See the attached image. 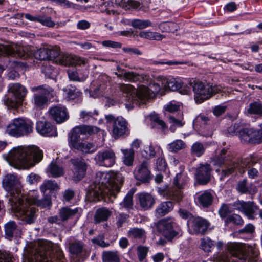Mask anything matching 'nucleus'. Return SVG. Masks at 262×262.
<instances>
[{
  "label": "nucleus",
  "instance_id": "f257e3e1",
  "mask_svg": "<svg viewBox=\"0 0 262 262\" xmlns=\"http://www.w3.org/2000/svg\"><path fill=\"white\" fill-rule=\"evenodd\" d=\"M123 182V177L120 173L98 171L93 182L89 186L88 191L90 195L98 199L105 196L115 198Z\"/></svg>",
  "mask_w": 262,
  "mask_h": 262
},
{
  "label": "nucleus",
  "instance_id": "f03ea898",
  "mask_svg": "<svg viewBox=\"0 0 262 262\" xmlns=\"http://www.w3.org/2000/svg\"><path fill=\"white\" fill-rule=\"evenodd\" d=\"M43 152L38 147L32 145L20 146L9 151L8 158L16 168L29 169L40 162Z\"/></svg>",
  "mask_w": 262,
  "mask_h": 262
},
{
  "label": "nucleus",
  "instance_id": "7ed1b4c3",
  "mask_svg": "<svg viewBox=\"0 0 262 262\" xmlns=\"http://www.w3.org/2000/svg\"><path fill=\"white\" fill-rule=\"evenodd\" d=\"M119 88L128 98V103L125 104L128 110L133 108L134 104L138 105L145 104L160 90V85L157 83H151L148 87L141 85L138 89L130 84H119Z\"/></svg>",
  "mask_w": 262,
  "mask_h": 262
},
{
  "label": "nucleus",
  "instance_id": "20e7f679",
  "mask_svg": "<svg viewBox=\"0 0 262 262\" xmlns=\"http://www.w3.org/2000/svg\"><path fill=\"white\" fill-rule=\"evenodd\" d=\"M100 131V128L94 126L80 125L73 129L69 134V144L71 148L79 150L82 153H92L97 149L95 145L84 141L88 137Z\"/></svg>",
  "mask_w": 262,
  "mask_h": 262
},
{
  "label": "nucleus",
  "instance_id": "39448f33",
  "mask_svg": "<svg viewBox=\"0 0 262 262\" xmlns=\"http://www.w3.org/2000/svg\"><path fill=\"white\" fill-rule=\"evenodd\" d=\"M228 252L221 254L217 257L219 262H236L237 260L254 261L258 255L256 248L242 243H229Z\"/></svg>",
  "mask_w": 262,
  "mask_h": 262
},
{
  "label": "nucleus",
  "instance_id": "423d86ee",
  "mask_svg": "<svg viewBox=\"0 0 262 262\" xmlns=\"http://www.w3.org/2000/svg\"><path fill=\"white\" fill-rule=\"evenodd\" d=\"M52 243L47 241H39L36 243L31 250L28 257L29 262H54L57 259L61 260L63 253L59 249L53 250Z\"/></svg>",
  "mask_w": 262,
  "mask_h": 262
},
{
  "label": "nucleus",
  "instance_id": "0eeeda50",
  "mask_svg": "<svg viewBox=\"0 0 262 262\" xmlns=\"http://www.w3.org/2000/svg\"><path fill=\"white\" fill-rule=\"evenodd\" d=\"M12 211L16 216L27 224L34 222L35 219V209L31 207L27 198H21L19 195L11 197L8 202Z\"/></svg>",
  "mask_w": 262,
  "mask_h": 262
},
{
  "label": "nucleus",
  "instance_id": "6e6552de",
  "mask_svg": "<svg viewBox=\"0 0 262 262\" xmlns=\"http://www.w3.org/2000/svg\"><path fill=\"white\" fill-rule=\"evenodd\" d=\"M186 88L181 91L183 94H187L192 88L194 93V99L197 103H201L210 98L213 95L219 93L220 89L216 85H205L200 81L191 79L186 84Z\"/></svg>",
  "mask_w": 262,
  "mask_h": 262
},
{
  "label": "nucleus",
  "instance_id": "1a4fd4ad",
  "mask_svg": "<svg viewBox=\"0 0 262 262\" xmlns=\"http://www.w3.org/2000/svg\"><path fill=\"white\" fill-rule=\"evenodd\" d=\"M186 183V177L181 173H178L173 179L172 186L167 187L165 189L160 188L158 192L167 199L179 203L183 197L181 189L184 188Z\"/></svg>",
  "mask_w": 262,
  "mask_h": 262
},
{
  "label": "nucleus",
  "instance_id": "9d476101",
  "mask_svg": "<svg viewBox=\"0 0 262 262\" xmlns=\"http://www.w3.org/2000/svg\"><path fill=\"white\" fill-rule=\"evenodd\" d=\"M8 91L9 95L5 96L3 101L5 105L12 108L21 105L27 92L26 88L18 83L9 84Z\"/></svg>",
  "mask_w": 262,
  "mask_h": 262
},
{
  "label": "nucleus",
  "instance_id": "9b49d317",
  "mask_svg": "<svg viewBox=\"0 0 262 262\" xmlns=\"http://www.w3.org/2000/svg\"><path fill=\"white\" fill-rule=\"evenodd\" d=\"M33 123L29 120L16 118L8 125L7 132L14 137L26 136L33 131Z\"/></svg>",
  "mask_w": 262,
  "mask_h": 262
},
{
  "label": "nucleus",
  "instance_id": "f8f14e48",
  "mask_svg": "<svg viewBox=\"0 0 262 262\" xmlns=\"http://www.w3.org/2000/svg\"><path fill=\"white\" fill-rule=\"evenodd\" d=\"M107 123H112V134L115 138H118L129 134L128 122L122 117L115 118L113 115L105 116Z\"/></svg>",
  "mask_w": 262,
  "mask_h": 262
},
{
  "label": "nucleus",
  "instance_id": "ddd939ff",
  "mask_svg": "<svg viewBox=\"0 0 262 262\" xmlns=\"http://www.w3.org/2000/svg\"><path fill=\"white\" fill-rule=\"evenodd\" d=\"M0 55L19 57L25 59L32 55V52L30 48L26 46L16 45H0Z\"/></svg>",
  "mask_w": 262,
  "mask_h": 262
},
{
  "label": "nucleus",
  "instance_id": "4468645a",
  "mask_svg": "<svg viewBox=\"0 0 262 262\" xmlns=\"http://www.w3.org/2000/svg\"><path fill=\"white\" fill-rule=\"evenodd\" d=\"M155 226L158 231L169 241L172 240L179 234L178 231L174 229L176 223L171 219H161Z\"/></svg>",
  "mask_w": 262,
  "mask_h": 262
},
{
  "label": "nucleus",
  "instance_id": "2eb2a0df",
  "mask_svg": "<svg viewBox=\"0 0 262 262\" xmlns=\"http://www.w3.org/2000/svg\"><path fill=\"white\" fill-rule=\"evenodd\" d=\"M31 90L33 92H38L34 95V104L36 107L39 108L43 107L47 103V96L52 95L53 92V89L46 85L32 87Z\"/></svg>",
  "mask_w": 262,
  "mask_h": 262
},
{
  "label": "nucleus",
  "instance_id": "dca6fc26",
  "mask_svg": "<svg viewBox=\"0 0 262 262\" xmlns=\"http://www.w3.org/2000/svg\"><path fill=\"white\" fill-rule=\"evenodd\" d=\"M2 185L7 191L10 192L9 199L17 195H19L21 198L24 196L20 194V183L15 176L11 174L6 175L3 179Z\"/></svg>",
  "mask_w": 262,
  "mask_h": 262
},
{
  "label": "nucleus",
  "instance_id": "f3484780",
  "mask_svg": "<svg viewBox=\"0 0 262 262\" xmlns=\"http://www.w3.org/2000/svg\"><path fill=\"white\" fill-rule=\"evenodd\" d=\"M188 231L191 234L203 235L207 231L210 223L201 217H192L187 221Z\"/></svg>",
  "mask_w": 262,
  "mask_h": 262
},
{
  "label": "nucleus",
  "instance_id": "a211bd4d",
  "mask_svg": "<svg viewBox=\"0 0 262 262\" xmlns=\"http://www.w3.org/2000/svg\"><path fill=\"white\" fill-rule=\"evenodd\" d=\"M70 162L73 165L71 179L76 182H79L85 177L88 164L81 157L72 158Z\"/></svg>",
  "mask_w": 262,
  "mask_h": 262
},
{
  "label": "nucleus",
  "instance_id": "6ab92c4d",
  "mask_svg": "<svg viewBox=\"0 0 262 262\" xmlns=\"http://www.w3.org/2000/svg\"><path fill=\"white\" fill-rule=\"evenodd\" d=\"M251 166V160L249 158L241 159L237 162L231 161L227 169H222L221 171V180L223 177L229 176L236 170L240 173H244L245 169L249 168Z\"/></svg>",
  "mask_w": 262,
  "mask_h": 262
},
{
  "label": "nucleus",
  "instance_id": "aec40b11",
  "mask_svg": "<svg viewBox=\"0 0 262 262\" xmlns=\"http://www.w3.org/2000/svg\"><path fill=\"white\" fill-rule=\"evenodd\" d=\"M116 159L115 154L113 150L105 149L98 152L94 160L99 166L111 167L115 163Z\"/></svg>",
  "mask_w": 262,
  "mask_h": 262
},
{
  "label": "nucleus",
  "instance_id": "412c9836",
  "mask_svg": "<svg viewBox=\"0 0 262 262\" xmlns=\"http://www.w3.org/2000/svg\"><path fill=\"white\" fill-rule=\"evenodd\" d=\"M117 70L118 72H116L115 74L118 78H122L129 82H143L147 80L148 77L144 74H138L134 72L126 71L121 69L119 67H117Z\"/></svg>",
  "mask_w": 262,
  "mask_h": 262
},
{
  "label": "nucleus",
  "instance_id": "4be33fe9",
  "mask_svg": "<svg viewBox=\"0 0 262 262\" xmlns=\"http://www.w3.org/2000/svg\"><path fill=\"white\" fill-rule=\"evenodd\" d=\"M51 118L57 123H62L68 119L69 116L67 108L59 105L52 107L49 110Z\"/></svg>",
  "mask_w": 262,
  "mask_h": 262
},
{
  "label": "nucleus",
  "instance_id": "5701e85b",
  "mask_svg": "<svg viewBox=\"0 0 262 262\" xmlns=\"http://www.w3.org/2000/svg\"><path fill=\"white\" fill-rule=\"evenodd\" d=\"M135 179L142 183H148L151 179L150 172L148 169V163L144 161L139 165L134 172Z\"/></svg>",
  "mask_w": 262,
  "mask_h": 262
},
{
  "label": "nucleus",
  "instance_id": "b1692460",
  "mask_svg": "<svg viewBox=\"0 0 262 262\" xmlns=\"http://www.w3.org/2000/svg\"><path fill=\"white\" fill-rule=\"evenodd\" d=\"M36 130L40 135L47 137H55L57 135L56 128L51 122L39 121L36 123Z\"/></svg>",
  "mask_w": 262,
  "mask_h": 262
},
{
  "label": "nucleus",
  "instance_id": "393cba45",
  "mask_svg": "<svg viewBox=\"0 0 262 262\" xmlns=\"http://www.w3.org/2000/svg\"><path fill=\"white\" fill-rule=\"evenodd\" d=\"M211 170L209 164L200 165L195 173L196 179L200 184L205 185L210 181Z\"/></svg>",
  "mask_w": 262,
  "mask_h": 262
},
{
  "label": "nucleus",
  "instance_id": "a878e982",
  "mask_svg": "<svg viewBox=\"0 0 262 262\" xmlns=\"http://www.w3.org/2000/svg\"><path fill=\"white\" fill-rule=\"evenodd\" d=\"M43 196V197L41 199H39L38 196H30L27 198V200L31 204L36 205L42 208H50L52 206L51 196L47 193H45Z\"/></svg>",
  "mask_w": 262,
  "mask_h": 262
},
{
  "label": "nucleus",
  "instance_id": "bb28decb",
  "mask_svg": "<svg viewBox=\"0 0 262 262\" xmlns=\"http://www.w3.org/2000/svg\"><path fill=\"white\" fill-rule=\"evenodd\" d=\"M56 62H59L60 64L66 66H74L77 64H85L84 59L72 55L61 54L56 60Z\"/></svg>",
  "mask_w": 262,
  "mask_h": 262
},
{
  "label": "nucleus",
  "instance_id": "cd10ccee",
  "mask_svg": "<svg viewBox=\"0 0 262 262\" xmlns=\"http://www.w3.org/2000/svg\"><path fill=\"white\" fill-rule=\"evenodd\" d=\"M46 172L49 177L57 178L64 175V169L60 163L53 161L47 168Z\"/></svg>",
  "mask_w": 262,
  "mask_h": 262
},
{
  "label": "nucleus",
  "instance_id": "c85d7f7f",
  "mask_svg": "<svg viewBox=\"0 0 262 262\" xmlns=\"http://www.w3.org/2000/svg\"><path fill=\"white\" fill-rule=\"evenodd\" d=\"M174 202L170 200L161 202L155 210V216L157 217H162L171 211L174 207Z\"/></svg>",
  "mask_w": 262,
  "mask_h": 262
},
{
  "label": "nucleus",
  "instance_id": "c756f323",
  "mask_svg": "<svg viewBox=\"0 0 262 262\" xmlns=\"http://www.w3.org/2000/svg\"><path fill=\"white\" fill-rule=\"evenodd\" d=\"M138 200L140 207L145 210L151 208L155 203L154 197L148 193L142 192L138 194Z\"/></svg>",
  "mask_w": 262,
  "mask_h": 262
},
{
  "label": "nucleus",
  "instance_id": "7c9ffc66",
  "mask_svg": "<svg viewBox=\"0 0 262 262\" xmlns=\"http://www.w3.org/2000/svg\"><path fill=\"white\" fill-rule=\"evenodd\" d=\"M112 211L106 207L98 208L94 214L93 222L95 224L106 222L111 216Z\"/></svg>",
  "mask_w": 262,
  "mask_h": 262
},
{
  "label": "nucleus",
  "instance_id": "2f4dec72",
  "mask_svg": "<svg viewBox=\"0 0 262 262\" xmlns=\"http://www.w3.org/2000/svg\"><path fill=\"white\" fill-rule=\"evenodd\" d=\"M254 130L252 128H243L238 130V137L245 144H254Z\"/></svg>",
  "mask_w": 262,
  "mask_h": 262
},
{
  "label": "nucleus",
  "instance_id": "473e14b6",
  "mask_svg": "<svg viewBox=\"0 0 262 262\" xmlns=\"http://www.w3.org/2000/svg\"><path fill=\"white\" fill-rule=\"evenodd\" d=\"M99 115V112L96 110H81L79 114V119L83 122L94 123L97 120Z\"/></svg>",
  "mask_w": 262,
  "mask_h": 262
},
{
  "label": "nucleus",
  "instance_id": "72a5a7b5",
  "mask_svg": "<svg viewBox=\"0 0 262 262\" xmlns=\"http://www.w3.org/2000/svg\"><path fill=\"white\" fill-rule=\"evenodd\" d=\"M63 96L68 101L73 100L80 97L82 93L72 85H68L63 89Z\"/></svg>",
  "mask_w": 262,
  "mask_h": 262
},
{
  "label": "nucleus",
  "instance_id": "f704fd0d",
  "mask_svg": "<svg viewBox=\"0 0 262 262\" xmlns=\"http://www.w3.org/2000/svg\"><path fill=\"white\" fill-rule=\"evenodd\" d=\"M5 235L6 238L11 240L19 232L18 226L14 221H9L4 225Z\"/></svg>",
  "mask_w": 262,
  "mask_h": 262
},
{
  "label": "nucleus",
  "instance_id": "c9c22d12",
  "mask_svg": "<svg viewBox=\"0 0 262 262\" xmlns=\"http://www.w3.org/2000/svg\"><path fill=\"white\" fill-rule=\"evenodd\" d=\"M230 158L229 157V154L227 150L223 149L220 154L216 156L213 159V164L218 166H221L225 165L226 167L225 169H227L228 167L231 164V162H230Z\"/></svg>",
  "mask_w": 262,
  "mask_h": 262
},
{
  "label": "nucleus",
  "instance_id": "e433bc0d",
  "mask_svg": "<svg viewBox=\"0 0 262 262\" xmlns=\"http://www.w3.org/2000/svg\"><path fill=\"white\" fill-rule=\"evenodd\" d=\"M78 212V208L71 209L69 207H62L59 210L58 215L64 222L73 218Z\"/></svg>",
  "mask_w": 262,
  "mask_h": 262
},
{
  "label": "nucleus",
  "instance_id": "4c0bfd02",
  "mask_svg": "<svg viewBox=\"0 0 262 262\" xmlns=\"http://www.w3.org/2000/svg\"><path fill=\"white\" fill-rule=\"evenodd\" d=\"M213 195L207 190L204 191L198 196V202L199 205L204 208H208L212 203Z\"/></svg>",
  "mask_w": 262,
  "mask_h": 262
},
{
  "label": "nucleus",
  "instance_id": "58836bf2",
  "mask_svg": "<svg viewBox=\"0 0 262 262\" xmlns=\"http://www.w3.org/2000/svg\"><path fill=\"white\" fill-rule=\"evenodd\" d=\"M161 82L162 86L165 89H169L172 91L178 90L182 87L181 82L173 78L170 79L164 78Z\"/></svg>",
  "mask_w": 262,
  "mask_h": 262
},
{
  "label": "nucleus",
  "instance_id": "ea45409f",
  "mask_svg": "<svg viewBox=\"0 0 262 262\" xmlns=\"http://www.w3.org/2000/svg\"><path fill=\"white\" fill-rule=\"evenodd\" d=\"M60 189L59 185L55 180H47L43 181L40 186L41 192L45 194L47 190L51 192L53 191H57Z\"/></svg>",
  "mask_w": 262,
  "mask_h": 262
},
{
  "label": "nucleus",
  "instance_id": "a19ab883",
  "mask_svg": "<svg viewBox=\"0 0 262 262\" xmlns=\"http://www.w3.org/2000/svg\"><path fill=\"white\" fill-rule=\"evenodd\" d=\"M103 262H120V256L118 251H104L102 253Z\"/></svg>",
  "mask_w": 262,
  "mask_h": 262
},
{
  "label": "nucleus",
  "instance_id": "79ce46f5",
  "mask_svg": "<svg viewBox=\"0 0 262 262\" xmlns=\"http://www.w3.org/2000/svg\"><path fill=\"white\" fill-rule=\"evenodd\" d=\"M118 5L125 9L144 10L142 9V4L135 0H121Z\"/></svg>",
  "mask_w": 262,
  "mask_h": 262
},
{
  "label": "nucleus",
  "instance_id": "37998d69",
  "mask_svg": "<svg viewBox=\"0 0 262 262\" xmlns=\"http://www.w3.org/2000/svg\"><path fill=\"white\" fill-rule=\"evenodd\" d=\"M247 112L250 115L262 116V104L260 101H256L250 103L247 108Z\"/></svg>",
  "mask_w": 262,
  "mask_h": 262
},
{
  "label": "nucleus",
  "instance_id": "c03bdc74",
  "mask_svg": "<svg viewBox=\"0 0 262 262\" xmlns=\"http://www.w3.org/2000/svg\"><path fill=\"white\" fill-rule=\"evenodd\" d=\"M257 210V207L254 205L253 202H246V205H245L243 212H244L249 219H254Z\"/></svg>",
  "mask_w": 262,
  "mask_h": 262
},
{
  "label": "nucleus",
  "instance_id": "a18cd8bd",
  "mask_svg": "<svg viewBox=\"0 0 262 262\" xmlns=\"http://www.w3.org/2000/svg\"><path fill=\"white\" fill-rule=\"evenodd\" d=\"M206 147L203 143L200 142H196L194 143L190 149L191 155L193 156L200 157L205 152Z\"/></svg>",
  "mask_w": 262,
  "mask_h": 262
},
{
  "label": "nucleus",
  "instance_id": "49530a36",
  "mask_svg": "<svg viewBox=\"0 0 262 262\" xmlns=\"http://www.w3.org/2000/svg\"><path fill=\"white\" fill-rule=\"evenodd\" d=\"M139 36L143 38L158 41L161 40L165 38L164 35L158 32H152L150 31H142L139 33Z\"/></svg>",
  "mask_w": 262,
  "mask_h": 262
},
{
  "label": "nucleus",
  "instance_id": "de8ad7c7",
  "mask_svg": "<svg viewBox=\"0 0 262 262\" xmlns=\"http://www.w3.org/2000/svg\"><path fill=\"white\" fill-rule=\"evenodd\" d=\"M127 236L129 238L135 239L145 238L146 232L142 228H132L128 231Z\"/></svg>",
  "mask_w": 262,
  "mask_h": 262
},
{
  "label": "nucleus",
  "instance_id": "09e8293b",
  "mask_svg": "<svg viewBox=\"0 0 262 262\" xmlns=\"http://www.w3.org/2000/svg\"><path fill=\"white\" fill-rule=\"evenodd\" d=\"M186 147L185 143L181 140H176L167 145V149L169 152L176 153L179 150L184 149Z\"/></svg>",
  "mask_w": 262,
  "mask_h": 262
},
{
  "label": "nucleus",
  "instance_id": "8fccbe9b",
  "mask_svg": "<svg viewBox=\"0 0 262 262\" xmlns=\"http://www.w3.org/2000/svg\"><path fill=\"white\" fill-rule=\"evenodd\" d=\"M180 116L179 118H176L173 115H170L168 117L169 122L172 124L170 127V130L172 132L175 131L176 127H181L185 124V122L183 121L182 113H181Z\"/></svg>",
  "mask_w": 262,
  "mask_h": 262
},
{
  "label": "nucleus",
  "instance_id": "3c124183",
  "mask_svg": "<svg viewBox=\"0 0 262 262\" xmlns=\"http://www.w3.org/2000/svg\"><path fill=\"white\" fill-rule=\"evenodd\" d=\"M84 244L81 241H75L70 244L69 251L73 255H78L83 250Z\"/></svg>",
  "mask_w": 262,
  "mask_h": 262
},
{
  "label": "nucleus",
  "instance_id": "603ef678",
  "mask_svg": "<svg viewBox=\"0 0 262 262\" xmlns=\"http://www.w3.org/2000/svg\"><path fill=\"white\" fill-rule=\"evenodd\" d=\"M151 23L149 20L134 19L130 21V25L135 28L143 29L151 26Z\"/></svg>",
  "mask_w": 262,
  "mask_h": 262
},
{
  "label": "nucleus",
  "instance_id": "864d4df0",
  "mask_svg": "<svg viewBox=\"0 0 262 262\" xmlns=\"http://www.w3.org/2000/svg\"><path fill=\"white\" fill-rule=\"evenodd\" d=\"M123 154V162L127 166H131L133 164L134 157V152L133 149H125L122 150Z\"/></svg>",
  "mask_w": 262,
  "mask_h": 262
},
{
  "label": "nucleus",
  "instance_id": "5fc2aeb1",
  "mask_svg": "<svg viewBox=\"0 0 262 262\" xmlns=\"http://www.w3.org/2000/svg\"><path fill=\"white\" fill-rule=\"evenodd\" d=\"M231 223L236 225L241 226L244 224V221L239 215L233 214L228 216L225 221L226 225Z\"/></svg>",
  "mask_w": 262,
  "mask_h": 262
},
{
  "label": "nucleus",
  "instance_id": "6e6d98bb",
  "mask_svg": "<svg viewBox=\"0 0 262 262\" xmlns=\"http://www.w3.org/2000/svg\"><path fill=\"white\" fill-rule=\"evenodd\" d=\"M48 48L38 49L34 53V57L39 60H49Z\"/></svg>",
  "mask_w": 262,
  "mask_h": 262
},
{
  "label": "nucleus",
  "instance_id": "4d7b16f0",
  "mask_svg": "<svg viewBox=\"0 0 262 262\" xmlns=\"http://www.w3.org/2000/svg\"><path fill=\"white\" fill-rule=\"evenodd\" d=\"M49 60H55L60 56V49L57 47L48 48Z\"/></svg>",
  "mask_w": 262,
  "mask_h": 262
},
{
  "label": "nucleus",
  "instance_id": "13d9d810",
  "mask_svg": "<svg viewBox=\"0 0 262 262\" xmlns=\"http://www.w3.org/2000/svg\"><path fill=\"white\" fill-rule=\"evenodd\" d=\"M213 246V243L209 238H202L201 240V247L206 252L211 251V248Z\"/></svg>",
  "mask_w": 262,
  "mask_h": 262
},
{
  "label": "nucleus",
  "instance_id": "bf43d9fd",
  "mask_svg": "<svg viewBox=\"0 0 262 262\" xmlns=\"http://www.w3.org/2000/svg\"><path fill=\"white\" fill-rule=\"evenodd\" d=\"M93 244H96L102 248L108 247L110 246L109 243L104 241V237L103 235H99L92 239Z\"/></svg>",
  "mask_w": 262,
  "mask_h": 262
},
{
  "label": "nucleus",
  "instance_id": "052dcab7",
  "mask_svg": "<svg viewBox=\"0 0 262 262\" xmlns=\"http://www.w3.org/2000/svg\"><path fill=\"white\" fill-rule=\"evenodd\" d=\"M134 192L130 190L124 199L123 201L121 203V205L125 208H130L133 205V196Z\"/></svg>",
  "mask_w": 262,
  "mask_h": 262
},
{
  "label": "nucleus",
  "instance_id": "680f3d73",
  "mask_svg": "<svg viewBox=\"0 0 262 262\" xmlns=\"http://www.w3.org/2000/svg\"><path fill=\"white\" fill-rule=\"evenodd\" d=\"M151 120L152 122L153 125L155 126H157L158 128L162 129L166 128L165 122L162 120L160 119L158 116H151Z\"/></svg>",
  "mask_w": 262,
  "mask_h": 262
},
{
  "label": "nucleus",
  "instance_id": "e2e57ef3",
  "mask_svg": "<svg viewBox=\"0 0 262 262\" xmlns=\"http://www.w3.org/2000/svg\"><path fill=\"white\" fill-rule=\"evenodd\" d=\"M148 251V248L147 247L139 246L137 248V254L138 258L140 261L143 260V259L147 256Z\"/></svg>",
  "mask_w": 262,
  "mask_h": 262
},
{
  "label": "nucleus",
  "instance_id": "0e129e2a",
  "mask_svg": "<svg viewBox=\"0 0 262 262\" xmlns=\"http://www.w3.org/2000/svg\"><path fill=\"white\" fill-rule=\"evenodd\" d=\"M161 27L166 32H174L178 29L177 24L172 22L163 23L161 25Z\"/></svg>",
  "mask_w": 262,
  "mask_h": 262
},
{
  "label": "nucleus",
  "instance_id": "69168bd1",
  "mask_svg": "<svg viewBox=\"0 0 262 262\" xmlns=\"http://www.w3.org/2000/svg\"><path fill=\"white\" fill-rule=\"evenodd\" d=\"M231 212L228 205L223 204L221 208L219 210V214L221 218H225L227 217L228 214Z\"/></svg>",
  "mask_w": 262,
  "mask_h": 262
},
{
  "label": "nucleus",
  "instance_id": "338daca9",
  "mask_svg": "<svg viewBox=\"0 0 262 262\" xmlns=\"http://www.w3.org/2000/svg\"><path fill=\"white\" fill-rule=\"evenodd\" d=\"M40 177L34 173H31L27 177V181L30 184H33L40 180Z\"/></svg>",
  "mask_w": 262,
  "mask_h": 262
},
{
  "label": "nucleus",
  "instance_id": "774afa93",
  "mask_svg": "<svg viewBox=\"0 0 262 262\" xmlns=\"http://www.w3.org/2000/svg\"><path fill=\"white\" fill-rule=\"evenodd\" d=\"M254 144L262 143V128L259 130H254Z\"/></svg>",
  "mask_w": 262,
  "mask_h": 262
}]
</instances>
